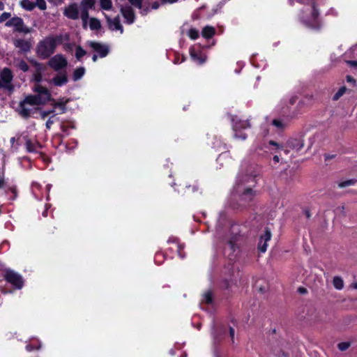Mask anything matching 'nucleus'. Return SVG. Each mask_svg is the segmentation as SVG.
<instances>
[{"label":"nucleus","mask_w":357,"mask_h":357,"mask_svg":"<svg viewBox=\"0 0 357 357\" xmlns=\"http://www.w3.org/2000/svg\"><path fill=\"white\" fill-rule=\"evenodd\" d=\"M190 54L192 61L197 64H202L206 60V56L203 52L202 47L199 44H195L190 47Z\"/></svg>","instance_id":"obj_9"},{"label":"nucleus","mask_w":357,"mask_h":357,"mask_svg":"<svg viewBox=\"0 0 357 357\" xmlns=\"http://www.w3.org/2000/svg\"><path fill=\"white\" fill-rule=\"evenodd\" d=\"M0 9L1 10L3 9V4L1 1H0Z\"/></svg>","instance_id":"obj_59"},{"label":"nucleus","mask_w":357,"mask_h":357,"mask_svg":"<svg viewBox=\"0 0 357 357\" xmlns=\"http://www.w3.org/2000/svg\"><path fill=\"white\" fill-rule=\"evenodd\" d=\"M4 278L6 282L10 284L15 289H21L24 286V282L22 277L12 270H7Z\"/></svg>","instance_id":"obj_6"},{"label":"nucleus","mask_w":357,"mask_h":357,"mask_svg":"<svg viewBox=\"0 0 357 357\" xmlns=\"http://www.w3.org/2000/svg\"><path fill=\"white\" fill-rule=\"evenodd\" d=\"M85 54H86V51L84 49H82L81 47L78 46L76 48L75 56L78 60H79Z\"/></svg>","instance_id":"obj_36"},{"label":"nucleus","mask_w":357,"mask_h":357,"mask_svg":"<svg viewBox=\"0 0 357 357\" xmlns=\"http://www.w3.org/2000/svg\"><path fill=\"white\" fill-rule=\"evenodd\" d=\"M226 157H227V155H226V154H220V155L218 156V158L217 160H218V162H220V161L223 160Z\"/></svg>","instance_id":"obj_48"},{"label":"nucleus","mask_w":357,"mask_h":357,"mask_svg":"<svg viewBox=\"0 0 357 357\" xmlns=\"http://www.w3.org/2000/svg\"><path fill=\"white\" fill-rule=\"evenodd\" d=\"M250 123L246 120H234L233 130L234 137L236 139H245L247 135L244 132L246 129L250 128Z\"/></svg>","instance_id":"obj_7"},{"label":"nucleus","mask_w":357,"mask_h":357,"mask_svg":"<svg viewBox=\"0 0 357 357\" xmlns=\"http://www.w3.org/2000/svg\"><path fill=\"white\" fill-rule=\"evenodd\" d=\"M33 95L27 96L20 103L19 113L24 117H29L33 113L31 106L43 105L52 100L50 91L40 84H36L33 87Z\"/></svg>","instance_id":"obj_1"},{"label":"nucleus","mask_w":357,"mask_h":357,"mask_svg":"<svg viewBox=\"0 0 357 357\" xmlns=\"http://www.w3.org/2000/svg\"><path fill=\"white\" fill-rule=\"evenodd\" d=\"M304 146L303 137L302 135H298L295 137L289 138L286 144L285 149L283 150L284 153L287 154L290 151H299Z\"/></svg>","instance_id":"obj_5"},{"label":"nucleus","mask_w":357,"mask_h":357,"mask_svg":"<svg viewBox=\"0 0 357 357\" xmlns=\"http://www.w3.org/2000/svg\"><path fill=\"white\" fill-rule=\"evenodd\" d=\"M346 91L345 87H341L338 91L334 95L333 100H338L344 93Z\"/></svg>","instance_id":"obj_40"},{"label":"nucleus","mask_w":357,"mask_h":357,"mask_svg":"<svg viewBox=\"0 0 357 357\" xmlns=\"http://www.w3.org/2000/svg\"><path fill=\"white\" fill-rule=\"evenodd\" d=\"M10 17V14L8 13H3L0 16V22L4 21L5 20L8 19Z\"/></svg>","instance_id":"obj_45"},{"label":"nucleus","mask_w":357,"mask_h":357,"mask_svg":"<svg viewBox=\"0 0 357 357\" xmlns=\"http://www.w3.org/2000/svg\"><path fill=\"white\" fill-rule=\"evenodd\" d=\"M333 284L337 290H341L344 287V281L340 276H335L333 279Z\"/></svg>","instance_id":"obj_28"},{"label":"nucleus","mask_w":357,"mask_h":357,"mask_svg":"<svg viewBox=\"0 0 357 357\" xmlns=\"http://www.w3.org/2000/svg\"><path fill=\"white\" fill-rule=\"evenodd\" d=\"M54 112V109L50 110H44L40 112V116L42 119H45L48 115L53 114Z\"/></svg>","instance_id":"obj_44"},{"label":"nucleus","mask_w":357,"mask_h":357,"mask_svg":"<svg viewBox=\"0 0 357 357\" xmlns=\"http://www.w3.org/2000/svg\"><path fill=\"white\" fill-rule=\"evenodd\" d=\"M50 188H51V185H47V190L48 192L50 190Z\"/></svg>","instance_id":"obj_60"},{"label":"nucleus","mask_w":357,"mask_h":357,"mask_svg":"<svg viewBox=\"0 0 357 357\" xmlns=\"http://www.w3.org/2000/svg\"><path fill=\"white\" fill-rule=\"evenodd\" d=\"M62 36H50L40 41L37 46V54L43 59L52 54L56 45L62 42Z\"/></svg>","instance_id":"obj_3"},{"label":"nucleus","mask_w":357,"mask_h":357,"mask_svg":"<svg viewBox=\"0 0 357 357\" xmlns=\"http://www.w3.org/2000/svg\"><path fill=\"white\" fill-rule=\"evenodd\" d=\"M347 63L350 66L357 68V61H349Z\"/></svg>","instance_id":"obj_46"},{"label":"nucleus","mask_w":357,"mask_h":357,"mask_svg":"<svg viewBox=\"0 0 357 357\" xmlns=\"http://www.w3.org/2000/svg\"><path fill=\"white\" fill-rule=\"evenodd\" d=\"M16 141L17 139L15 137H12L10 139L12 151H16L18 149L19 144L16 143Z\"/></svg>","instance_id":"obj_42"},{"label":"nucleus","mask_w":357,"mask_h":357,"mask_svg":"<svg viewBox=\"0 0 357 357\" xmlns=\"http://www.w3.org/2000/svg\"><path fill=\"white\" fill-rule=\"evenodd\" d=\"M271 124L278 130L283 129L286 126V123L280 119H273Z\"/></svg>","instance_id":"obj_32"},{"label":"nucleus","mask_w":357,"mask_h":357,"mask_svg":"<svg viewBox=\"0 0 357 357\" xmlns=\"http://www.w3.org/2000/svg\"><path fill=\"white\" fill-rule=\"evenodd\" d=\"M41 347V344L40 342H39L38 341H37L36 344H28L26 346V351H33L34 349H39Z\"/></svg>","instance_id":"obj_34"},{"label":"nucleus","mask_w":357,"mask_h":357,"mask_svg":"<svg viewBox=\"0 0 357 357\" xmlns=\"http://www.w3.org/2000/svg\"><path fill=\"white\" fill-rule=\"evenodd\" d=\"M33 188H36V187L38 188V183H33Z\"/></svg>","instance_id":"obj_62"},{"label":"nucleus","mask_w":357,"mask_h":357,"mask_svg":"<svg viewBox=\"0 0 357 357\" xmlns=\"http://www.w3.org/2000/svg\"><path fill=\"white\" fill-rule=\"evenodd\" d=\"M347 82H349L354 81L353 79L351 78V77H350V76L347 77Z\"/></svg>","instance_id":"obj_57"},{"label":"nucleus","mask_w":357,"mask_h":357,"mask_svg":"<svg viewBox=\"0 0 357 357\" xmlns=\"http://www.w3.org/2000/svg\"><path fill=\"white\" fill-rule=\"evenodd\" d=\"M89 26L91 30H98L100 28V22L98 19L92 17L89 20Z\"/></svg>","instance_id":"obj_30"},{"label":"nucleus","mask_w":357,"mask_h":357,"mask_svg":"<svg viewBox=\"0 0 357 357\" xmlns=\"http://www.w3.org/2000/svg\"><path fill=\"white\" fill-rule=\"evenodd\" d=\"M266 150L265 151H271V153H278L280 150H283V146H280L278 144L273 141H270L268 143V145H266L265 146Z\"/></svg>","instance_id":"obj_26"},{"label":"nucleus","mask_w":357,"mask_h":357,"mask_svg":"<svg viewBox=\"0 0 357 357\" xmlns=\"http://www.w3.org/2000/svg\"><path fill=\"white\" fill-rule=\"evenodd\" d=\"M89 47H90L94 52H97L100 57H105L109 53V48L107 45L101 44L100 43L89 41L87 43Z\"/></svg>","instance_id":"obj_12"},{"label":"nucleus","mask_w":357,"mask_h":357,"mask_svg":"<svg viewBox=\"0 0 357 357\" xmlns=\"http://www.w3.org/2000/svg\"><path fill=\"white\" fill-rule=\"evenodd\" d=\"M67 59L62 54H56L47 62V65L56 71H59L66 67Z\"/></svg>","instance_id":"obj_10"},{"label":"nucleus","mask_w":357,"mask_h":357,"mask_svg":"<svg viewBox=\"0 0 357 357\" xmlns=\"http://www.w3.org/2000/svg\"><path fill=\"white\" fill-rule=\"evenodd\" d=\"M36 72L33 74L32 80L36 84H40L43 81L42 73L45 70L43 64L36 62L35 63Z\"/></svg>","instance_id":"obj_20"},{"label":"nucleus","mask_w":357,"mask_h":357,"mask_svg":"<svg viewBox=\"0 0 357 357\" xmlns=\"http://www.w3.org/2000/svg\"><path fill=\"white\" fill-rule=\"evenodd\" d=\"M121 1H124L125 3L128 2L132 6L137 7L138 8H140L141 6H142V0H121Z\"/></svg>","instance_id":"obj_39"},{"label":"nucleus","mask_w":357,"mask_h":357,"mask_svg":"<svg viewBox=\"0 0 357 357\" xmlns=\"http://www.w3.org/2000/svg\"><path fill=\"white\" fill-rule=\"evenodd\" d=\"M354 183H355V181L351 179V180H347V181L341 182V183H340L338 184V185H339L340 188H344V187H347V186L351 185H353Z\"/></svg>","instance_id":"obj_41"},{"label":"nucleus","mask_w":357,"mask_h":357,"mask_svg":"<svg viewBox=\"0 0 357 357\" xmlns=\"http://www.w3.org/2000/svg\"><path fill=\"white\" fill-rule=\"evenodd\" d=\"M36 7H38L39 9L44 10L47 8L46 2L45 0H36L34 2Z\"/></svg>","instance_id":"obj_35"},{"label":"nucleus","mask_w":357,"mask_h":357,"mask_svg":"<svg viewBox=\"0 0 357 357\" xmlns=\"http://www.w3.org/2000/svg\"><path fill=\"white\" fill-rule=\"evenodd\" d=\"M164 3H174L176 2L178 0H161Z\"/></svg>","instance_id":"obj_50"},{"label":"nucleus","mask_w":357,"mask_h":357,"mask_svg":"<svg viewBox=\"0 0 357 357\" xmlns=\"http://www.w3.org/2000/svg\"><path fill=\"white\" fill-rule=\"evenodd\" d=\"M43 216H47V210H45V211L43 213Z\"/></svg>","instance_id":"obj_61"},{"label":"nucleus","mask_w":357,"mask_h":357,"mask_svg":"<svg viewBox=\"0 0 357 357\" xmlns=\"http://www.w3.org/2000/svg\"><path fill=\"white\" fill-rule=\"evenodd\" d=\"M14 44L16 47H18L24 52L29 51L31 45L29 41L22 39L15 40Z\"/></svg>","instance_id":"obj_23"},{"label":"nucleus","mask_w":357,"mask_h":357,"mask_svg":"<svg viewBox=\"0 0 357 357\" xmlns=\"http://www.w3.org/2000/svg\"><path fill=\"white\" fill-rule=\"evenodd\" d=\"M52 106L54 107V109L59 108L61 109V113H63L66 112V105L68 102V99H66L64 98H59L58 100H55L52 98Z\"/></svg>","instance_id":"obj_22"},{"label":"nucleus","mask_w":357,"mask_h":357,"mask_svg":"<svg viewBox=\"0 0 357 357\" xmlns=\"http://www.w3.org/2000/svg\"><path fill=\"white\" fill-rule=\"evenodd\" d=\"M61 130H62V131H63V132H66V126H65L64 124H62V125L61 126Z\"/></svg>","instance_id":"obj_54"},{"label":"nucleus","mask_w":357,"mask_h":357,"mask_svg":"<svg viewBox=\"0 0 357 357\" xmlns=\"http://www.w3.org/2000/svg\"><path fill=\"white\" fill-rule=\"evenodd\" d=\"M296 100V97H291L290 98H289L288 102L290 105H293L295 103Z\"/></svg>","instance_id":"obj_49"},{"label":"nucleus","mask_w":357,"mask_h":357,"mask_svg":"<svg viewBox=\"0 0 357 357\" xmlns=\"http://www.w3.org/2000/svg\"><path fill=\"white\" fill-rule=\"evenodd\" d=\"M97 59H98V56L96 54H94L92 57V59L94 62H96L97 61Z\"/></svg>","instance_id":"obj_56"},{"label":"nucleus","mask_w":357,"mask_h":357,"mask_svg":"<svg viewBox=\"0 0 357 357\" xmlns=\"http://www.w3.org/2000/svg\"><path fill=\"white\" fill-rule=\"evenodd\" d=\"M351 287L354 288V289H357V282L352 283L351 284Z\"/></svg>","instance_id":"obj_55"},{"label":"nucleus","mask_w":357,"mask_h":357,"mask_svg":"<svg viewBox=\"0 0 357 357\" xmlns=\"http://www.w3.org/2000/svg\"><path fill=\"white\" fill-rule=\"evenodd\" d=\"M2 184H3V178H2L1 175L0 174V187H1Z\"/></svg>","instance_id":"obj_58"},{"label":"nucleus","mask_w":357,"mask_h":357,"mask_svg":"<svg viewBox=\"0 0 357 357\" xmlns=\"http://www.w3.org/2000/svg\"><path fill=\"white\" fill-rule=\"evenodd\" d=\"M257 172L253 167L242 169L238 174L235 188L255 187Z\"/></svg>","instance_id":"obj_4"},{"label":"nucleus","mask_w":357,"mask_h":357,"mask_svg":"<svg viewBox=\"0 0 357 357\" xmlns=\"http://www.w3.org/2000/svg\"><path fill=\"white\" fill-rule=\"evenodd\" d=\"M213 301L212 292L211 290L205 291L202 295V301L206 303H211Z\"/></svg>","instance_id":"obj_31"},{"label":"nucleus","mask_w":357,"mask_h":357,"mask_svg":"<svg viewBox=\"0 0 357 357\" xmlns=\"http://www.w3.org/2000/svg\"><path fill=\"white\" fill-rule=\"evenodd\" d=\"M168 243L174 244L176 251L181 258H183L185 256L181 254V250L183 249V245L178 243V240L176 237L171 236L168 239Z\"/></svg>","instance_id":"obj_25"},{"label":"nucleus","mask_w":357,"mask_h":357,"mask_svg":"<svg viewBox=\"0 0 357 357\" xmlns=\"http://www.w3.org/2000/svg\"><path fill=\"white\" fill-rule=\"evenodd\" d=\"M158 7H159V3H157V2L154 3L153 4V6H152V8H153V9H157Z\"/></svg>","instance_id":"obj_53"},{"label":"nucleus","mask_w":357,"mask_h":357,"mask_svg":"<svg viewBox=\"0 0 357 357\" xmlns=\"http://www.w3.org/2000/svg\"><path fill=\"white\" fill-rule=\"evenodd\" d=\"M63 15L71 20L78 19L79 15L78 5L75 3L68 5L65 8Z\"/></svg>","instance_id":"obj_14"},{"label":"nucleus","mask_w":357,"mask_h":357,"mask_svg":"<svg viewBox=\"0 0 357 357\" xmlns=\"http://www.w3.org/2000/svg\"><path fill=\"white\" fill-rule=\"evenodd\" d=\"M188 35L191 39L195 40L199 37V31L195 29H190Z\"/></svg>","instance_id":"obj_37"},{"label":"nucleus","mask_w":357,"mask_h":357,"mask_svg":"<svg viewBox=\"0 0 357 357\" xmlns=\"http://www.w3.org/2000/svg\"><path fill=\"white\" fill-rule=\"evenodd\" d=\"M94 0H82L81 2L80 17L83 22L84 28H86L89 18V10L94 6Z\"/></svg>","instance_id":"obj_11"},{"label":"nucleus","mask_w":357,"mask_h":357,"mask_svg":"<svg viewBox=\"0 0 357 357\" xmlns=\"http://www.w3.org/2000/svg\"><path fill=\"white\" fill-rule=\"evenodd\" d=\"M6 26H13L16 31L22 33H29L31 29L24 24L23 20L20 17H14L10 21L6 22Z\"/></svg>","instance_id":"obj_13"},{"label":"nucleus","mask_w":357,"mask_h":357,"mask_svg":"<svg viewBox=\"0 0 357 357\" xmlns=\"http://www.w3.org/2000/svg\"><path fill=\"white\" fill-rule=\"evenodd\" d=\"M20 5L24 9L29 11L32 10L36 7L34 2L30 0H22L20 2Z\"/></svg>","instance_id":"obj_29"},{"label":"nucleus","mask_w":357,"mask_h":357,"mask_svg":"<svg viewBox=\"0 0 357 357\" xmlns=\"http://www.w3.org/2000/svg\"><path fill=\"white\" fill-rule=\"evenodd\" d=\"M24 139L27 151L37 152L40 149L41 146L37 141L29 139L27 135L24 136Z\"/></svg>","instance_id":"obj_18"},{"label":"nucleus","mask_w":357,"mask_h":357,"mask_svg":"<svg viewBox=\"0 0 357 357\" xmlns=\"http://www.w3.org/2000/svg\"><path fill=\"white\" fill-rule=\"evenodd\" d=\"M229 246H230L231 249H233L234 245L232 244L231 242L229 243Z\"/></svg>","instance_id":"obj_63"},{"label":"nucleus","mask_w":357,"mask_h":357,"mask_svg":"<svg viewBox=\"0 0 357 357\" xmlns=\"http://www.w3.org/2000/svg\"><path fill=\"white\" fill-rule=\"evenodd\" d=\"M271 234L270 230L266 229L264 234L260 237L258 248L260 252H265L267 249V242L271 240Z\"/></svg>","instance_id":"obj_17"},{"label":"nucleus","mask_w":357,"mask_h":357,"mask_svg":"<svg viewBox=\"0 0 357 357\" xmlns=\"http://www.w3.org/2000/svg\"><path fill=\"white\" fill-rule=\"evenodd\" d=\"M350 344L349 342H340L338 344V349L341 351H345L349 347Z\"/></svg>","instance_id":"obj_43"},{"label":"nucleus","mask_w":357,"mask_h":357,"mask_svg":"<svg viewBox=\"0 0 357 357\" xmlns=\"http://www.w3.org/2000/svg\"><path fill=\"white\" fill-rule=\"evenodd\" d=\"M273 161H274L275 162H276V163H277V162H279V161H280V158H279V156H278V155H275V156L273 157Z\"/></svg>","instance_id":"obj_52"},{"label":"nucleus","mask_w":357,"mask_h":357,"mask_svg":"<svg viewBox=\"0 0 357 357\" xmlns=\"http://www.w3.org/2000/svg\"><path fill=\"white\" fill-rule=\"evenodd\" d=\"M229 333L231 339H233L234 337V330L232 328H230Z\"/></svg>","instance_id":"obj_51"},{"label":"nucleus","mask_w":357,"mask_h":357,"mask_svg":"<svg viewBox=\"0 0 357 357\" xmlns=\"http://www.w3.org/2000/svg\"><path fill=\"white\" fill-rule=\"evenodd\" d=\"M16 66L24 72H26L29 70V66L24 61H19Z\"/></svg>","instance_id":"obj_38"},{"label":"nucleus","mask_w":357,"mask_h":357,"mask_svg":"<svg viewBox=\"0 0 357 357\" xmlns=\"http://www.w3.org/2000/svg\"><path fill=\"white\" fill-rule=\"evenodd\" d=\"M100 6L103 10H110L112 7L111 0H100Z\"/></svg>","instance_id":"obj_33"},{"label":"nucleus","mask_w":357,"mask_h":357,"mask_svg":"<svg viewBox=\"0 0 357 357\" xmlns=\"http://www.w3.org/2000/svg\"><path fill=\"white\" fill-rule=\"evenodd\" d=\"M121 11L128 24L133 23L135 20V15L132 9L130 6H122L121 8Z\"/></svg>","instance_id":"obj_19"},{"label":"nucleus","mask_w":357,"mask_h":357,"mask_svg":"<svg viewBox=\"0 0 357 357\" xmlns=\"http://www.w3.org/2000/svg\"><path fill=\"white\" fill-rule=\"evenodd\" d=\"M1 82L3 84V88H10V82L13 79V74L10 69L3 68L1 73Z\"/></svg>","instance_id":"obj_16"},{"label":"nucleus","mask_w":357,"mask_h":357,"mask_svg":"<svg viewBox=\"0 0 357 357\" xmlns=\"http://www.w3.org/2000/svg\"><path fill=\"white\" fill-rule=\"evenodd\" d=\"M54 123V121L52 120L51 119H50L47 122H46V128L47 129H50L51 128V126Z\"/></svg>","instance_id":"obj_47"},{"label":"nucleus","mask_w":357,"mask_h":357,"mask_svg":"<svg viewBox=\"0 0 357 357\" xmlns=\"http://www.w3.org/2000/svg\"><path fill=\"white\" fill-rule=\"evenodd\" d=\"M85 73V68L84 67H79L76 68L73 75V79L74 81L80 79Z\"/></svg>","instance_id":"obj_27"},{"label":"nucleus","mask_w":357,"mask_h":357,"mask_svg":"<svg viewBox=\"0 0 357 357\" xmlns=\"http://www.w3.org/2000/svg\"><path fill=\"white\" fill-rule=\"evenodd\" d=\"M47 82L56 86H62L67 84L68 77L65 73H58L52 79L47 80Z\"/></svg>","instance_id":"obj_15"},{"label":"nucleus","mask_w":357,"mask_h":357,"mask_svg":"<svg viewBox=\"0 0 357 357\" xmlns=\"http://www.w3.org/2000/svg\"><path fill=\"white\" fill-rule=\"evenodd\" d=\"M255 187L235 188L236 192L239 195L241 201L244 204L250 203L256 196Z\"/></svg>","instance_id":"obj_8"},{"label":"nucleus","mask_w":357,"mask_h":357,"mask_svg":"<svg viewBox=\"0 0 357 357\" xmlns=\"http://www.w3.org/2000/svg\"><path fill=\"white\" fill-rule=\"evenodd\" d=\"M304 3V9L301 15V20L307 26L317 29L320 26L319 21V13L315 8L314 0H298Z\"/></svg>","instance_id":"obj_2"},{"label":"nucleus","mask_w":357,"mask_h":357,"mask_svg":"<svg viewBox=\"0 0 357 357\" xmlns=\"http://www.w3.org/2000/svg\"><path fill=\"white\" fill-rule=\"evenodd\" d=\"M107 20V22L109 24V27L112 31H120V33H123V27L120 24V20L119 17H116L114 19H111L108 17H106Z\"/></svg>","instance_id":"obj_21"},{"label":"nucleus","mask_w":357,"mask_h":357,"mask_svg":"<svg viewBox=\"0 0 357 357\" xmlns=\"http://www.w3.org/2000/svg\"><path fill=\"white\" fill-rule=\"evenodd\" d=\"M215 29L211 26H206L202 31V36L206 39L212 38L215 34Z\"/></svg>","instance_id":"obj_24"}]
</instances>
